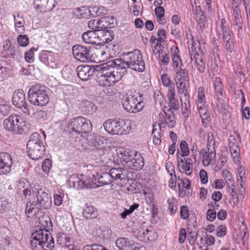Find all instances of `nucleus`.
I'll list each match as a JSON object with an SVG mask.
<instances>
[{"label":"nucleus","mask_w":250,"mask_h":250,"mask_svg":"<svg viewBox=\"0 0 250 250\" xmlns=\"http://www.w3.org/2000/svg\"><path fill=\"white\" fill-rule=\"evenodd\" d=\"M12 165L11 156L7 152H1V175L9 173Z\"/></svg>","instance_id":"nucleus-21"},{"label":"nucleus","mask_w":250,"mask_h":250,"mask_svg":"<svg viewBox=\"0 0 250 250\" xmlns=\"http://www.w3.org/2000/svg\"><path fill=\"white\" fill-rule=\"evenodd\" d=\"M179 169L181 172L185 173L187 175L189 176L192 173V164H188L181 159L180 163H178Z\"/></svg>","instance_id":"nucleus-39"},{"label":"nucleus","mask_w":250,"mask_h":250,"mask_svg":"<svg viewBox=\"0 0 250 250\" xmlns=\"http://www.w3.org/2000/svg\"><path fill=\"white\" fill-rule=\"evenodd\" d=\"M56 0H34L35 8L41 12L51 11L56 6Z\"/></svg>","instance_id":"nucleus-17"},{"label":"nucleus","mask_w":250,"mask_h":250,"mask_svg":"<svg viewBox=\"0 0 250 250\" xmlns=\"http://www.w3.org/2000/svg\"><path fill=\"white\" fill-rule=\"evenodd\" d=\"M215 141L214 136L211 133L208 134L207 146L208 151H215Z\"/></svg>","instance_id":"nucleus-47"},{"label":"nucleus","mask_w":250,"mask_h":250,"mask_svg":"<svg viewBox=\"0 0 250 250\" xmlns=\"http://www.w3.org/2000/svg\"><path fill=\"white\" fill-rule=\"evenodd\" d=\"M109 61L101 65V70L96 74V81L103 86H108L119 82L123 77L116 66H108Z\"/></svg>","instance_id":"nucleus-2"},{"label":"nucleus","mask_w":250,"mask_h":250,"mask_svg":"<svg viewBox=\"0 0 250 250\" xmlns=\"http://www.w3.org/2000/svg\"><path fill=\"white\" fill-rule=\"evenodd\" d=\"M176 75L175 82H189L188 72L185 68H181L175 70Z\"/></svg>","instance_id":"nucleus-34"},{"label":"nucleus","mask_w":250,"mask_h":250,"mask_svg":"<svg viewBox=\"0 0 250 250\" xmlns=\"http://www.w3.org/2000/svg\"><path fill=\"white\" fill-rule=\"evenodd\" d=\"M123 106L127 111L136 113L143 109L144 103L140 95L135 93L127 95L123 101Z\"/></svg>","instance_id":"nucleus-8"},{"label":"nucleus","mask_w":250,"mask_h":250,"mask_svg":"<svg viewBox=\"0 0 250 250\" xmlns=\"http://www.w3.org/2000/svg\"><path fill=\"white\" fill-rule=\"evenodd\" d=\"M139 235L141 240L146 242L154 241L157 237L156 232L152 228L141 229L139 230Z\"/></svg>","instance_id":"nucleus-23"},{"label":"nucleus","mask_w":250,"mask_h":250,"mask_svg":"<svg viewBox=\"0 0 250 250\" xmlns=\"http://www.w3.org/2000/svg\"><path fill=\"white\" fill-rule=\"evenodd\" d=\"M162 125H165L164 123H155L153 125V128L152 131V136L153 138V142L156 145H159L161 142V131Z\"/></svg>","instance_id":"nucleus-30"},{"label":"nucleus","mask_w":250,"mask_h":250,"mask_svg":"<svg viewBox=\"0 0 250 250\" xmlns=\"http://www.w3.org/2000/svg\"><path fill=\"white\" fill-rule=\"evenodd\" d=\"M126 170L123 168H112L109 173L103 172L99 176L98 182L102 185H109L113 180H122L126 178Z\"/></svg>","instance_id":"nucleus-9"},{"label":"nucleus","mask_w":250,"mask_h":250,"mask_svg":"<svg viewBox=\"0 0 250 250\" xmlns=\"http://www.w3.org/2000/svg\"><path fill=\"white\" fill-rule=\"evenodd\" d=\"M245 168L243 167H239L237 169V179L241 180L242 179H245Z\"/></svg>","instance_id":"nucleus-64"},{"label":"nucleus","mask_w":250,"mask_h":250,"mask_svg":"<svg viewBox=\"0 0 250 250\" xmlns=\"http://www.w3.org/2000/svg\"><path fill=\"white\" fill-rule=\"evenodd\" d=\"M85 188H95L99 186L97 185L96 182V179L93 176V177H87L85 180Z\"/></svg>","instance_id":"nucleus-50"},{"label":"nucleus","mask_w":250,"mask_h":250,"mask_svg":"<svg viewBox=\"0 0 250 250\" xmlns=\"http://www.w3.org/2000/svg\"><path fill=\"white\" fill-rule=\"evenodd\" d=\"M92 129L90 121L83 117L71 119L67 124V131L78 134L87 133Z\"/></svg>","instance_id":"nucleus-7"},{"label":"nucleus","mask_w":250,"mask_h":250,"mask_svg":"<svg viewBox=\"0 0 250 250\" xmlns=\"http://www.w3.org/2000/svg\"><path fill=\"white\" fill-rule=\"evenodd\" d=\"M214 87L216 96L223 95V86L219 77H216L214 80Z\"/></svg>","instance_id":"nucleus-42"},{"label":"nucleus","mask_w":250,"mask_h":250,"mask_svg":"<svg viewBox=\"0 0 250 250\" xmlns=\"http://www.w3.org/2000/svg\"><path fill=\"white\" fill-rule=\"evenodd\" d=\"M109 20V17H104L102 18L100 20H91L88 22V26L89 28L93 30H99V28H111V26H110Z\"/></svg>","instance_id":"nucleus-20"},{"label":"nucleus","mask_w":250,"mask_h":250,"mask_svg":"<svg viewBox=\"0 0 250 250\" xmlns=\"http://www.w3.org/2000/svg\"><path fill=\"white\" fill-rule=\"evenodd\" d=\"M132 156L131 157L127 167L133 170L141 169L144 166V162L142 155L136 151H132Z\"/></svg>","instance_id":"nucleus-18"},{"label":"nucleus","mask_w":250,"mask_h":250,"mask_svg":"<svg viewBox=\"0 0 250 250\" xmlns=\"http://www.w3.org/2000/svg\"><path fill=\"white\" fill-rule=\"evenodd\" d=\"M27 152L28 156L34 160L42 159L44 155L45 146L39 133L35 132L30 135L27 143Z\"/></svg>","instance_id":"nucleus-4"},{"label":"nucleus","mask_w":250,"mask_h":250,"mask_svg":"<svg viewBox=\"0 0 250 250\" xmlns=\"http://www.w3.org/2000/svg\"><path fill=\"white\" fill-rule=\"evenodd\" d=\"M73 54L75 58L82 62H88L91 61L90 49L86 47L77 44L72 48Z\"/></svg>","instance_id":"nucleus-14"},{"label":"nucleus","mask_w":250,"mask_h":250,"mask_svg":"<svg viewBox=\"0 0 250 250\" xmlns=\"http://www.w3.org/2000/svg\"><path fill=\"white\" fill-rule=\"evenodd\" d=\"M90 11L85 7L76 8L74 13L77 18H88Z\"/></svg>","instance_id":"nucleus-40"},{"label":"nucleus","mask_w":250,"mask_h":250,"mask_svg":"<svg viewBox=\"0 0 250 250\" xmlns=\"http://www.w3.org/2000/svg\"><path fill=\"white\" fill-rule=\"evenodd\" d=\"M32 114L34 117L38 120L43 121L47 118V112L45 110H40L34 112L33 108L31 110V114Z\"/></svg>","instance_id":"nucleus-45"},{"label":"nucleus","mask_w":250,"mask_h":250,"mask_svg":"<svg viewBox=\"0 0 250 250\" xmlns=\"http://www.w3.org/2000/svg\"><path fill=\"white\" fill-rule=\"evenodd\" d=\"M133 243H131L127 238L124 237H120L117 239L116 241V245L118 248V250H128L129 247L132 245Z\"/></svg>","instance_id":"nucleus-36"},{"label":"nucleus","mask_w":250,"mask_h":250,"mask_svg":"<svg viewBox=\"0 0 250 250\" xmlns=\"http://www.w3.org/2000/svg\"><path fill=\"white\" fill-rule=\"evenodd\" d=\"M233 26L236 27V29L239 34L243 32V26L244 25L243 19L239 10L237 6H236L233 10Z\"/></svg>","instance_id":"nucleus-26"},{"label":"nucleus","mask_w":250,"mask_h":250,"mask_svg":"<svg viewBox=\"0 0 250 250\" xmlns=\"http://www.w3.org/2000/svg\"><path fill=\"white\" fill-rule=\"evenodd\" d=\"M221 23L223 39L226 43V48L228 51L231 52L233 43L231 41L228 25L224 19L221 20Z\"/></svg>","instance_id":"nucleus-19"},{"label":"nucleus","mask_w":250,"mask_h":250,"mask_svg":"<svg viewBox=\"0 0 250 250\" xmlns=\"http://www.w3.org/2000/svg\"><path fill=\"white\" fill-rule=\"evenodd\" d=\"M81 108L86 114H90L96 111L97 107L90 101H83L81 104Z\"/></svg>","instance_id":"nucleus-37"},{"label":"nucleus","mask_w":250,"mask_h":250,"mask_svg":"<svg viewBox=\"0 0 250 250\" xmlns=\"http://www.w3.org/2000/svg\"><path fill=\"white\" fill-rule=\"evenodd\" d=\"M157 52L160 53L159 49L158 50ZM158 60L159 63L161 66L167 65L169 62V58L168 56V55L166 53H163L162 52L161 54H160Z\"/></svg>","instance_id":"nucleus-49"},{"label":"nucleus","mask_w":250,"mask_h":250,"mask_svg":"<svg viewBox=\"0 0 250 250\" xmlns=\"http://www.w3.org/2000/svg\"><path fill=\"white\" fill-rule=\"evenodd\" d=\"M36 51V48H33L25 53V59L28 62H32L34 61V52Z\"/></svg>","instance_id":"nucleus-61"},{"label":"nucleus","mask_w":250,"mask_h":250,"mask_svg":"<svg viewBox=\"0 0 250 250\" xmlns=\"http://www.w3.org/2000/svg\"><path fill=\"white\" fill-rule=\"evenodd\" d=\"M42 58L44 60L45 62L50 67L54 68L57 66V60L55 58V54L48 51H45L42 54Z\"/></svg>","instance_id":"nucleus-31"},{"label":"nucleus","mask_w":250,"mask_h":250,"mask_svg":"<svg viewBox=\"0 0 250 250\" xmlns=\"http://www.w3.org/2000/svg\"><path fill=\"white\" fill-rule=\"evenodd\" d=\"M3 234L4 236L2 235V245L3 246H8L11 243V237L12 236L11 233L9 229H5L3 230Z\"/></svg>","instance_id":"nucleus-44"},{"label":"nucleus","mask_w":250,"mask_h":250,"mask_svg":"<svg viewBox=\"0 0 250 250\" xmlns=\"http://www.w3.org/2000/svg\"><path fill=\"white\" fill-rule=\"evenodd\" d=\"M83 250H107L103 246L94 244L92 245H86L83 248Z\"/></svg>","instance_id":"nucleus-62"},{"label":"nucleus","mask_w":250,"mask_h":250,"mask_svg":"<svg viewBox=\"0 0 250 250\" xmlns=\"http://www.w3.org/2000/svg\"><path fill=\"white\" fill-rule=\"evenodd\" d=\"M179 49L177 47L172 46L171 48V53L172 54V60L173 69L175 70L183 68V64L182 60L177 54L179 52Z\"/></svg>","instance_id":"nucleus-27"},{"label":"nucleus","mask_w":250,"mask_h":250,"mask_svg":"<svg viewBox=\"0 0 250 250\" xmlns=\"http://www.w3.org/2000/svg\"><path fill=\"white\" fill-rule=\"evenodd\" d=\"M12 102L14 105L20 108L25 115H31V110L34 108L26 102L25 94L22 90L18 89L14 93Z\"/></svg>","instance_id":"nucleus-11"},{"label":"nucleus","mask_w":250,"mask_h":250,"mask_svg":"<svg viewBox=\"0 0 250 250\" xmlns=\"http://www.w3.org/2000/svg\"><path fill=\"white\" fill-rule=\"evenodd\" d=\"M73 186L77 188H85V180L83 181L79 178H76L75 180L73 181Z\"/></svg>","instance_id":"nucleus-60"},{"label":"nucleus","mask_w":250,"mask_h":250,"mask_svg":"<svg viewBox=\"0 0 250 250\" xmlns=\"http://www.w3.org/2000/svg\"><path fill=\"white\" fill-rule=\"evenodd\" d=\"M166 117H165V123L162 122L161 123H164L165 125L168 124L169 127H173L175 125V122L174 121V116L172 113L171 115H167L166 113ZM162 126H165V125H162Z\"/></svg>","instance_id":"nucleus-55"},{"label":"nucleus","mask_w":250,"mask_h":250,"mask_svg":"<svg viewBox=\"0 0 250 250\" xmlns=\"http://www.w3.org/2000/svg\"><path fill=\"white\" fill-rule=\"evenodd\" d=\"M168 204V209L171 214H174L176 212L177 207L176 206L177 201L173 197L169 198L167 199Z\"/></svg>","instance_id":"nucleus-48"},{"label":"nucleus","mask_w":250,"mask_h":250,"mask_svg":"<svg viewBox=\"0 0 250 250\" xmlns=\"http://www.w3.org/2000/svg\"><path fill=\"white\" fill-rule=\"evenodd\" d=\"M11 111V107L6 102L1 101V114L3 116L8 115Z\"/></svg>","instance_id":"nucleus-53"},{"label":"nucleus","mask_w":250,"mask_h":250,"mask_svg":"<svg viewBox=\"0 0 250 250\" xmlns=\"http://www.w3.org/2000/svg\"><path fill=\"white\" fill-rule=\"evenodd\" d=\"M190 63L192 67H197L199 71L203 72L205 70V64L203 62V59L201 56L202 51L198 49V51H196L195 45L192 44V46L190 49Z\"/></svg>","instance_id":"nucleus-13"},{"label":"nucleus","mask_w":250,"mask_h":250,"mask_svg":"<svg viewBox=\"0 0 250 250\" xmlns=\"http://www.w3.org/2000/svg\"><path fill=\"white\" fill-rule=\"evenodd\" d=\"M167 96L171 107L174 110L178 109L179 108V103L178 100L175 98V89L174 84L168 87Z\"/></svg>","instance_id":"nucleus-28"},{"label":"nucleus","mask_w":250,"mask_h":250,"mask_svg":"<svg viewBox=\"0 0 250 250\" xmlns=\"http://www.w3.org/2000/svg\"><path fill=\"white\" fill-rule=\"evenodd\" d=\"M104 127L106 132L112 135L127 133L131 128L130 124L124 120L108 119L104 123Z\"/></svg>","instance_id":"nucleus-6"},{"label":"nucleus","mask_w":250,"mask_h":250,"mask_svg":"<svg viewBox=\"0 0 250 250\" xmlns=\"http://www.w3.org/2000/svg\"><path fill=\"white\" fill-rule=\"evenodd\" d=\"M99 44L101 45L104 43L109 42L111 41L114 36L111 34V32L107 30H98Z\"/></svg>","instance_id":"nucleus-33"},{"label":"nucleus","mask_w":250,"mask_h":250,"mask_svg":"<svg viewBox=\"0 0 250 250\" xmlns=\"http://www.w3.org/2000/svg\"><path fill=\"white\" fill-rule=\"evenodd\" d=\"M175 83L177 85L178 92L179 95L188 93L189 82H180V83L177 82Z\"/></svg>","instance_id":"nucleus-46"},{"label":"nucleus","mask_w":250,"mask_h":250,"mask_svg":"<svg viewBox=\"0 0 250 250\" xmlns=\"http://www.w3.org/2000/svg\"><path fill=\"white\" fill-rule=\"evenodd\" d=\"M218 103L217 104L218 107H220L224 110H227L229 108V105L228 104L226 100H225L224 95L217 96Z\"/></svg>","instance_id":"nucleus-54"},{"label":"nucleus","mask_w":250,"mask_h":250,"mask_svg":"<svg viewBox=\"0 0 250 250\" xmlns=\"http://www.w3.org/2000/svg\"><path fill=\"white\" fill-rule=\"evenodd\" d=\"M37 201L41 205L42 208L47 209L51 206L52 199L50 195L41 190L38 191Z\"/></svg>","instance_id":"nucleus-22"},{"label":"nucleus","mask_w":250,"mask_h":250,"mask_svg":"<svg viewBox=\"0 0 250 250\" xmlns=\"http://www.w3.org/2000/svg\"><path fill=\"white\" fill-rule=\"evenodd\" d=\"M18 43L21 46H26L29 43V40L27 36L25 35H19L18 37Z\"/></svg>","instance_id":"nucleus-58"},{"label":"nucleus","mask_w":250,"mask_h":250,"mask_svg":"<svg viewBox=\"0 0 250 250\" xmlns=\"http://www.w3.org/2000/svg\"><path fill=\"white\" fill-rule=\"evenodd\" d=\"M84 139L89 146L100 151L103 150L104 143H106L107 141L103 136L93 133L88 134Z\"/></svg>","instance_id":"nucleus-15"},{"label":"nucleus","mask_w":250,"mask_h":250,"mask_svg":"<svg viewBox=\"0 0 250 250\" xmlns=\"http://www.w3.org/2000/svg\"><path fill=\"white\" fill-rule=\"evenodd\" d=\"M132 151L125 150L123 148H118L116 149L114 157V161H116L117 164H121L124 167H127L128 162L130 160Z\"/></svg>","instance_id":"nucleus-16"},{"label":"nucleus","mask_w":250,"mask_h":250,"mask_svg":"<svg viewBox=\"0 0 250 250\" xmlns=\"http://www.w3.org/2000/svg\"><path fill=\"white\" fill-rule=\"evenodd\" d=\"M83 213V216L86 219L95 218L98 215V212L96 209L92 205L88 204H86Z\"/></svg>","instance_id":"nucleus-35"},{"label":"nucleus","mask_w":250,"mask_h":250,"mask_svg":"<svg viewBox=\"0 0 250 250\" xmlns=\"http://www.w3.org/2000/svg\"><path fill=\"white\" fill-rule=\"evenodd\" d=\"M28 98L30 103L36 106H43L49 101L46 87L39 84L32 85L28 91Z\"/></svg>","instance_id":"nucleus-5"},{"label":"nucleus","mask_w":250,"mask_h":250,"mask_svg":"<svg viewBox=\"0 0 250 250\" xmlns=\"http://www.w3.org/2000/svg\"><path fill=\"white\" fill-rule=\"evenodd\" d=\"M31 247L33 250H53L54 239L46 229H40L32 233Z\"/></svg>","instance_id":"nucleus-3"},{"label":"nucleus","mask_w":250,"mask_h":250,"mask_svg":"<svg viewBox=\"0 0 250 250\" xmlns=\"http://www.w3.org/2000/svg\"><path fill=\"white\" fill-rule=\"evenodd\" d=\"M241 142V138L238 131L234 132V135L229 137L228 144L230 152L235 164L240 162V149L239 144Z\"/></svg>","instance_id":"nucleus-12"},{"label":"nucleus","mask_w":250,"mask_h":250,"mask_svg":"<svg viewBox=\"0 0 250 250\" xmlns=\"http://www.w3.org/2000/svg\"><path fill=\"white\" fill-rule=\"evenodd\" d=\"M13 16L15 22V28L18 33H21L24 30V20L22 16H20L18 12H15L13 13Z\"/></svg>","instance_id":"nucleus-32"},{"label":"nucleus","mask_w":250,"mask_h":250,"mask_svg":"<svg viewBox=\"0 0 250 250\" xmlns=\"http://www.w3.org/2000/svg\"><path fill=\"white\" fill-rule=\"evenodd\" d=\"M25 123L21 117L17 115L9 116L3 122V128L7 131L18 134L24 132Z\"/></svg>","instance_id":"nucleus-10"},{"label":"nucleus","mask_w":250,"mask_h":250,"mask_svg":"<svg viewBox=\"0 0 250 250\" xmlns=\"http://www.w3.org/2000/svg\"><path fill=\"white\" fill-rule=\"evenodd\" d=\"M29 187V184L26 179L22 178L18 182L17 187L20 190H23Z\"/></svg>","instance_id":"nucleus-59"},{"label":"nucleus","mask_w":250,"mask_h":250,"mask_svg":"<svg viewBox=\"0 0 250 250\" xmlns=\"http://www.w3.org/2000/svg\"><path fill=\"white\" fill-rule=\"evenodd\" d=\"M227 233V229L226 226L220 225L216 229V234L218 237H223L226 235Z\"/></svg>","instance_id":"nucleus-63"},{"label":"nucleus","mask_w":250,"mask_h":250,"mask_svg":"<svg viewBox=\"0 0 250 250\" xmlns=\"http://www.w3.org/2000/svg\"><path fill=\"white\" fill-rule=\"evenodd\" d=\"M94 70L89 65H79L77 67L78 76L82 81H87L92 76Z\"/></svg>","instance_id":"nucleus-24"},{"label":"nucleus","mask_w":250,"mask_h":250,"mask_svg":"<svg viewBox=\"0 0 250 250\" xmlns=\"http://www.w3.org/2000/svg\"><path fill=\"white\" fill-rule=\"evenodd\" d=\"M122 59L109 61L108 66H116L123 76L127 72V68L134 71L143 72L145 69V64L141 51L134 49L132 51L124 53Z\"/></svg>","instance_id":"nucleus-1"},{"label":"nucleus","mask_w":250,"mask_h":250,"mask_svg":"<svg viewBox=\"0 0 250 250\" xmlns=\"http://www.w3.org/2000/svg\"><path fill=\"white\" fill-rule=\"evenodd\" d=\"M180 147L182 153V156H187L189 154V149L186 141H182L181 142Z\"/></svg>","instance_id":"nucleus-57"},{"label":"nucleus","mask_w":250,"mask_h":250,"mask_svg":"<svg viewBox=\"0 0 250 250\" xmlns=\"http://www.w3.org/2000/svg\"><path fill=\"white\" fill-rule=\"evenodd\" d=\"M3 57H9L13 54V48L11 46L10 40H7L3 42Z\"/></svg>","instance_id":"nucleus-41"},{"label":"nucleus","mask_w":250,"mask_h":250,"mask_svg":"<svg viewBox=\"0 0 250 250\" xmlns=\"http://www.w3.org/2000/svg\"><path fill=\"white\" fill-rule=\"evenodd\" d=\"M190 150L191 152V156L194 159V162L196 163L199 159L200 155L198 146L196 143L193 144Z\"/></svg>","instance_id":"nucleus-52"},{"label":"nucleus","mask_w":250,"mask_h":250,"mask_svg":"<svg viewBox=\"0 0 250 250\" xmlns=\"http://www.w3.org/2000/svg\"><path fill=\"white\" fill-rule=\"evenodd\" d=\"M42 208L41 205L36 201H30L26 204L25 213L28 217L34 216L37 214Z\"/></svg>","instance_id":"nucleus-29"},{"label":"nucleus","mask_w":250,"mask_h":250,"mask_svg":"<svg viewBox=\"0 0 250 250\" xmlns=\"http://www.w3.org/2000/svg\"><path fill=\"white\" fill-rule=\"evenodd\" d=\"M98 30L88 31L82 35L83 41L89 44L98 45L99 44Z\"/></svg>","instance_id":"nucleus-25"},{"label":"nucleus","mask_w":250,"mask_h":250,"mask_svg":"<svg viewBox=\"0 0 250 250\" xmlns=\"http://www.w3.org/2000/svg\"><path fill=\"white\" fill-rule=\"evenodd\" d=\"M201 153H203V163L205 166H208L209 165L210 161H212L215 156V151L209 150L208 153L204 149L201 150Z\"/></svg>","instance_id":"nucleus-38"},{"label":"nucleus","mask_w":250,"mask_h":250,"mask_svg":"<svg viewBox=\"0 0 250 250\" xmlns=\"http://www.w3.org/2000/svg\"><path fill=\"white\" fill-rule=\"evenodd\" d=\"M64 194L62 190H59L54 195V202L56 206H59L62 204V199Z\"/></svg>","instance_id":"nucleus-51"},{"label":"nucleus","mask_w":250,"mask_h":250,"mask_svg":"<svg viewBox=\"0 0 250 250\" xmlns=\"http://www.w3.org/2000/svg\"><path fill=\"white\" fill-rule=\"evenodd\" d=\"M193 14L195 15L194 18L199 23L204 20L205 17L200 6H196L194 8H193Z\"/></svg>","instance_id":"nucleus-43"},{"label":"nucleus","mask_w":250,"mask_h":250,"mask_svg":"<svg viewBox=\"0 0 250 250\" xmlns=\"http://www.w3.org/2000/svg\"><path fill=\"white\" fill-rule=\"evenodd\" d=\"M51 167L52 162L49 159H46L43 161L42 163V168L45 173H49Z\"/></svg>","instance_id":"nucleus-56"}]
</instances>
